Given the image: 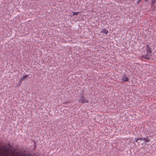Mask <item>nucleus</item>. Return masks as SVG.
Listing matches in <instances>:
<instances>
[{
  "instance_id": "f257e3e1",
  "label": "nucleus",
  "mask_w": 156,
  "mask_h": 156,
  "mask_svg": "<svg viewBox=\"0 0 156 156\" xmlns=\"http://www.w3.org/2000/svg\"><path fill=\"white\" fill-rule=\"evenodd\" d=\"M147 53L146 55H143L141 57L142 58H146L147 59H149L150 57L152 55V50L151 48L150 45L147 44L146 46Z\"/></svg>"
},
{
  "instance_id": "f03ea898",
  "label": "nucleus",
  "mask_w": 156,
  "mask_h": 156,
  "mask_svg": "<svg viewBox=\"0 0 156 156\" xmlns=\"http://www.w3.org/2000/svg\"><path fill=\"white\" fill-rule=\"evenodd\" d=\"M79 101L81 104L84 103H87L88 102V101L87 100L83 95L80 96V98Z\"/></svg>"
},
{
  "instance_id": "7ed1b4c3",
  "label": "nucleus",
  "mask_w": 156,
  "mask_h": 156,
  "mask_svg": "<svg viewBox=\"0 0 156 156\" xmlns=\"http://www.w3.org/2000/svg\"><path fill=\"white\" fill-rule=\"evenodd\" d=\"M122 81L124 82L128 81L129 80V78L126 76V75H124L122 79Z\"/></svg>"
},
{
  "instance_id": "20e7f679",
  "label": "nucleus",
  "mask_w": 156,
  "mask_h": 156,
  "mask_svg": "<svg viewBox=\"0 0 156 156\" xmlns=\"http://www.w3.org/2000/svg\"><path fill=\"white\" fill-rule=\"evenodd\" d=\"M4 152L5 154L6 155H9V150L6 147L4 148Z\"/></svg>"
},
{
  "instance_id": "39448f33",
  "label": "nucleus",
  "mask_w": 156,
  "mask_h": 156,
  "mask_svg": "<svg viewBox=\"0 0 156 156\" xmlns=\"http://www.w3.org/2000/svg\"><path fill=\"white\" fill-rule=\"evenodd\" d=\"M142 140L143 141H144L145 142H149L150 141V140L147 137L146 138L145 137L143 138Z\"/></svg>"
},
{
  "instance_id": "423d86ee",
  "label": "nucleus",
  "mask_w": 156,
  "mask_h": 156,
  "mask_svg": "<svg viewBox=\"0 0 156 156\" xmlns=\"http://www.w3.org/2000/svg\"><path fill=\"white\" fill-rule=\"evenodd\" d=\"M28 76V75H25L23 76V77H21L20 78V81H23L25 79H26Z\"/></svg>"
},
{
  "instance_id": "0eeeda50",
  "label": "nucleus",
  "mask_w": 156,
  "mask_h": 156,
  "mask_svg": "<svg viewBox=\"0 0 156 156\" xmlns=\"http://www.w3.org/2000/svg\"><path fill=\"white\" fill-rule=\"evenodd\" d=\"M101 32L106 34L108 33V31L107 29H103L102 30Z\"/></svg>"
},
{
  "instance_id": "6e6552de",
  "label": "nucleus",
  "mask_w": 156,
  "mask_h": 156,
  "mask_svg": "<svg viewBox=\"0 0 156 156\" xmlns=\"http://www.w3.org/2000/svg\"><path fill=\"white\" fill-rule=\"evenodd\" d=\"M156 3V0H151V6L152 7Z\"/></svg>"
},
{
  "instance_id": "1a4fd4ad",
  "label": "nucleus",
  "mask_w": 156,
  "mask_h": 156,
  "mask_svg": "<svg viewBox=\"0 0 156 156\" xmlns=\"http://www.w3.org/2000/svg\"><path fill=\"white\" fill-rule=\"evenodd\" d=\"M73 16H74L75 15H77L79 13V12H73Z\"/></svg>"
},
{
  "instance_id": "9d476101",
  "label": "nucleus",
  "mask_w": 156,
  "mask_h": 156,
  "mask_svg": "<svg viewBox=\"0 0 156 156\" xmlns=\"http://www.w3.org/2000/svg\"><path fill=\"white\" fill-rule=\"evenodd\" d=\"M2 150V149L0 147V154H3L1 152Z\"/></svg>"
},
{
  "instance_id": "9b49d317",
  "label": "nucleus",
  "mask_w": 156,
  "mask_h": 156,
  "mask_svg": "<svg viewBox=\"0 0 156 156\" xmlns=\"http://www.w3.org/2000/svg\"><path fill=\"white\" fill-rule=\"evenodd\" d=\"M135 140L136 142H137V141L139 140L138 138H135Z\"/></svg>"
},
{
  "instance_id": "f8f14e48",
  "label": "nucleus",
  "mask_w": 156,
  "mask_h": 156,
  "mask_svg": "<svg viewBox=\"0 0 156 156\" xmlns=\"http://www.w3.org/2000/svg\"><path fill=\"white\" fill-rule=\"evenodd\" d=\"M22 81H20V79L19 80V85H20V84H21Z\"/></svg>"
},
{
  "instance_id": "ddd939ff",
  "label": "nucleus",
  "mask_w": 156,
  "mask_h": 156,
  "mask_svg": "<svg viewBox=\"0 0 156 156\" xmlns=\"http://www.w3.org/2000/svg\"><path fill=\"white\" fill-rule=\"evenodd\" d=\"M138 139H139V140H142V138H138Z\"/></svg>"
},
{
  "instance_id": "4468645a",
  "label": "nucleus",
  "mask_w": 156,
  "mask_h": 156,
  "mask_svg": "<svg viewBox=\"0 0 156 156\" xmlns=\"http://www.w3.org/2000/svg\"><path fill=\"white\" fill-rule=\"evenodd\" d=\"M151 133H154V132H151Z\"/></svg>"
},
{
  "instance_id": "2eb2a0df",
  "label": "nucleus",
  "mask_w": 156,
  "mask_h": 156,
  "mask_svg": "<svg viewBox=\"0 0 156 156\" xmlns=\"http://www.w3.org/2000/svg\"><path fill=\"white\" fill-rule=\"evenodd\" d=\"M147 0H145V2H147Z\"/></svg>"
}]
</instances>
